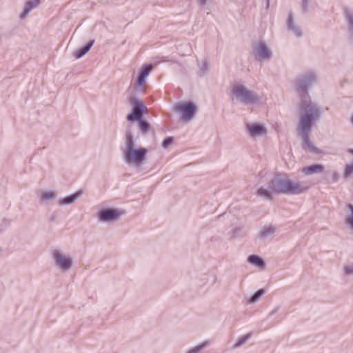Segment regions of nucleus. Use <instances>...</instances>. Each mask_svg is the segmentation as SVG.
I'll list each match as a JSON object with an SVG mask.
<instances>
[{"label": "nucleus", "mask_w": 353, "mask_h": 353, "mask_svg": "<svg viewBox=\"0 0 353 353\" xmlns=\"http://www.w3.org/2000/svg\"><path fill=\"white\" fill-rule=\"evenodd\" d=\"M298 115L296 131L302 140L303 149L314 154H321L322 151L309 139L312 125L320 118V108L309 97H305L299 103Z\"/></svg>", "instance_id": "obj_1"}, {"label": "nucleus", "mask_w": 353, "mask_h": 353, "mask_svg": "<svg viewBox=\"0 0 353 353\" xmlns=\"http://www.w3.org/2000/svg\"><path fill=\"white\" fill-rule=\"evenodd\" d=\"M121 153L124 162L130 167L138 168L146 161L148 150L137 143L130 126L125 133Z\"/></svg>", "instance_id": "obj_2"}, {"label": "nucleus", "mask_w": 353, "mask_h": 353, "mask_svg": "<svg viewBox=\"0 0 353 353\" xmlns=\"http://www.w3.org/2000/svg\"><path fill=\"white\" fill-rule=\"evenodd\" d=\"M307 188L303 183H294L287 176L278 174L272 179L267 188H261L258 190V196L271 197L280 192L299 194Z\"/></svg>", "instance_id": "obj_3"}, {"label": "nucleus", "mask_w": 353, "mask_h": 353, "mask_svg": "<svg viewBox=\"0 0 353 353\" xmlns=\"http://www.w3.org/2000/svg\"><path fill=\"white\" fill-rule=\"evenodd\" d=\"M231 97L238 101L247 104H257L260 103V97L253 91L250 90L241 83L236 82L231 87Z\"/></svg>", "instance_id": "obj_4"}, {"label": "nucleus", "mask_w": 353, "mask_h": 353, "mask_svg": "<svg viewBox=\"0 0 353 353\" xmlns=\"http://www.w3.org/2000/svg\"><path fill=\"white\" fill-rule=\"evenodd\" d=\"M173 110L181 121L189 123L195 117L198 107L196 103L192 101H182L174 104Z\"/></svg>", "instance_id": "obj_5"}, {"label": "nucleus", "mask_w": 353, "mask_h": 353, "mask_svg": "<svg viewBox=\"0 0 353 353\" xmlns=\"http://www.w3.org/2000/svg\"><path fill=\"white\" fill-rule=\"evenodd\" d=\"M125 214L121 208L103 207L100 208L96 217L99 221L105 223H112L118 221Z\"/></svg>", "instance_id": "obj_6"}, {"label": "nucleus", "mask_w": 353, "mask_h": 353, "mask_svg": "<svg viewBox=\"0 0 353 353\" xmlns=\"http://www.w3.org/2000/svg\"><path fill=\"white\" fill-rule=\"evenodd\" d=\"M245 131L248 137L254 141L265 138L268 134V129L265 123L259 121L246 123Z\"/></svg>", "instance_id": "obj_7"}, {"label": "nucleus", "mask_w": 353, "mask_h": 353, "mask_svg": "<svg viewBox=\"0 0 353 353\" xmlns=\"http://www.w3.org/2000/svg\"><path fill=\"white\" fill-rule=\"evenodd\" d=\"M128 101L132 110L127 116V120L130 122H133L142 119L143 113L148 110L143 102L134 94L129 96Z\"/></svg>", "instance_id": "obj_8"}, {"label": "nucleus", "mask_w": 353, "mask_h": 353, "mask_svg": "<svg viewBox=\"0 0 353 353\" xmlns=\"http://www.w3.org/2000/svg\"><path fill=\"white\" fill-rule=\"evenodd\" d=\"M252 55L255 60L260 62H265L271 59L272 52L265 41L259 40L252 44Z\"/></svg>", "instance_id": "obj_9"}, {"label": "nucleus", "mask_w": 353, "mask_h": 353, "mask_svg": "<svg viewBox=\"0 0 353 353\" xmlns=\"http://www.w3.org/2000/svg\"><path fill=\"white\" fill-rule=\"evenodd\" d=\"M152 68V65L144 64L139 69L137 75L132 79L133 89L140 91L145 90L147 77Z\"/></svg>", "instance_id": "obj_10"}, {"label": "nucleus", "mask_w": 353, "mask_h": 353, "mask_svg": "<svg viewBox=\"0 0 353 353\" xmlns=\"http://www.w3.org/2000/svg\"><path fill=\"white\" fill-rule=\"evenodd\" d=\"M52 256L55 265L61 271L66 272L71 268L72 259L68 254L59 250H54L52 252Z\"/></svg>", "instance_id": "obj_11"}, {"label": "nucleus", "mask_w": 353, "mask_h": 353, "mask_svg": "<svg viewBox=\"0 0 353 353\" xmlns=\"http://www.w3.org/2000/svg\"><path fill=\"white\" fill-rule=\"evenodd\" d=\"M287 30L295 37H301L303 35L301 26L296 19L295 13L292 10H288L285 19Z\"/></svg>", "instance_id": "obj_12"}, {"label": "nucleus", "mask_w": 353, "mask_h": 353, "mask_svg": "<svg viewBox=\"0 0 353 353\" xmlns=\"http://www.w3.org/2000/svg\"><path fill=\"white\" fill-rule=\"evenodd\" d=\"M41 3V0H28L25 3V5L20 13V17L25 19L28 17L29 13L36 8H37Z\"/></svg>", "instance_id": "obj_13"}, {"label": "nucleus", "mask_w": 353, "mask_h": 353, "mask_svg": "<svg viewBox=\"0 0 353 353\" xmlns=\"http://www.w3.org/2000/svg\"><path fill=\"white\" fill-rule=\"evenodd\" d=\"M325 170V167L321 164H314L309 166H305L301 169V172L305 175L322 173Z\"/></svg>", "instance_id": "obj_14"}, {"label": "nucleus", "mask_w": 353, "mask_h": 353, "mask_svg": "<svg viewBox=\"0 0 353 353\" xmlns=\"http://www.w3.org/2000/svg\"><path fill=\"white\" fill-rule=\"evenodd\" d=\"M276 228L272 225H264L259 231V236L261 238H268L275 234Z\"/></svg>", "instance_id": "obj_15"}, {"label": "nucleus", "mask_w": 353, "mask_h": 353, "mask_svg": "<svg viewBox=\"0 0 353 353\" xmlns=\"http://www.w3.org/2000/svg\"><path fill=\"white\" fill-rule=\"evenodd\" d=\"M347 214L345 217V223L353 232V203H348L346 205Z\"/></svg>", "instance_id": "obj_16"}, {"label": "nucleus", "mask_w": 353, "mask_h": 353, "mask_svg": "<svg viewBox=\"0 0 353 353\" xmlns=\"http://www.w3.org/2000/svg\"><path fill=\"white\" fill-rule=\"evenodd\" d=\"M316 81V74L313 72H308L305 73L302 77V78L300 79L298 84L307 86V85H310L312 83L315 82Z\"/></svg>", "instance_id": "obj_17"}, {"label": "nucleus", "mask_w": 353, "mask_h": 353, "mask_svg": "<svg viewBox=\"0 0 353 353\" xmlns=\"http://www.w3.org/2000/svg\"><path fill=\"white\" fill-rule=\"evenodd\" d=\"M248 261L252 265L259 268L261 270H263L265 268V262L259 256L250 255L248 258Z\"/></svg>", "instance_id": "obj_18"}, {"label": "nucleus", "mask_w": 353, "mask_h": 353, "mask_svg": "<svg viewBox=\"0 0 353 353\" xmlns=\"http://www.w3.org/2000/svg\"><path fill=\"white\" fill-rule=\"evenodd\" d=\"M93 41L90 42L87 46H85V47L82 48H80L79 50H77L76 52H75V54H74V56L77 59H80L83 56H84L85 54H86L90 50L92 44H93Z\"/></svg>", "instance_id": "obj_19"}, {"label": "nucleus", "mask_w": 353, "mask_h": 353, "mask_svg": "<svg viewBox=\"0 0 353 353\" xmlns=\"http://www.w3.org/2000/svg\"><path fill=\"white\" fill-rule=\"evenodd\" d=\"M199 72L201 74H204L210 70V63L205 61L202 60L199 63Z\"/></svg>", "instance_id": "obj_20"}, {"label": "nucleus", "mask_w": 353, "mask_h": 353, "mask_svg": "<svg viewBox=\"0 0 353 353\" xmlns=\"http://www.w3.org/2000/svg\"><path fill=\"white\" fill-rule=\"evenodd\" d=\"M252 334L248 333L243 336H241L238 339L235 344L234 345V348H237L245 344L250 338Z\"/></svg>", "instance_id": "obj_21"}, {"label": "nucleus", "mask_w": 353, "mask_h": 353, "mask_svg": "<svg viewBox=\"0 0 353 353\" xmlns=\"http://www.w3.org/2000/svg\"><path fill=\"white\" fill-rule=\"evenodd\" d=\"M40 196L43 199H52L57 197L58 194L56 191L52 190H44L41 191Z\"/></svg>", "instance_id": "obj_22"}, {"label": "nucleus", "mask_w": 353, "mask_h": 353, "mask_svg": "<svg viewBox=\"0 0 353 353\" xmlns=\"http://www.w3.org/2000/svg\"><path fill=\"white\" fill-rule=\"evenodd\" d=\"M264 293L265 292L263 289L257 290L248 299V303L252 304L256 302L264 294Z\"/></svg>", "instance_id": "obj_23"}, {"label": "nucleus", "mask_w": 353, "mask_h": 353, "mask_svg": "<svg viewBox=\"0 0 353 353\" xmlns=\"http://www.w3.org/2000/svg\"><path fill=\"white\" fill-rule=\"evenodd\" d=\"M353 174V161H350L345 166L343 175L345 177H349Z\"/></svg>", "instance_id": "obj_24"}, {"label": "nucleus", "mask_w": 353, "mask_h": 353, "mask_svg": "<svg viewBox=\"0 0 353 353\" xmlns=\"http://www.w3.org/2000/svg\"><path fill=\"white\" fill-rule=\"evenodd\" d=\"M137 122L139 123L140 130L143 133H146L149 131L150 128V125L146 121L142 119L138 121Z\"/></svg>", "instance_id": "obj_25"}, {"label": "nucleus", "mask_w": 353, "mask_h": 353, "mask_svg": "<svg viewBox=\"0 0 353 353\" xmlns=\"http://www.w3.org/2000/svg\"><path fill=\"white\" fill-rule=\"evenodd\" d=\"M208 345V342L205 341V342L201 343L200 345L195 346V347H192V349H190L188 352V353H200V352Z\"/></svg>", "instance_id": "obj_26"}, {"label": "nucleus", "mask_w": 353, "mask_h": 353, "mask_svg": "<svg viewBox=\"0 0 353 353\" xmlns=\"http://www.w3.org/2000/svg\"><path fill=\"white\" fill-rule=\"evenodd\" d=\"M345 19L348 23L349 28L353 31V13L351 12H346Z\"/></svg>", "instance_id": "obj_27"}, {"label": "nucleus", "mask_w": 353, "mask_h": 353, "mask_svg": "<svg viewBox=\"0 0 353 353\" xmlns=\"http://www.w3.org/2000/svg\"><path fill=\"white\" fill-rule=\"evenodd\" d=\"M84 195H85L84 190L81 189V190L77 191L76 192H74V194H71L70 196L67 197L66 199H78L79 197L83 196Z\"/></svg>", "instance_id": "obj_28"}, {"label": "nucleus", "mask_w": 353, "mask_h": 353, "mask_svg": "<svg viewBox=\"0 0 353 353\" xmlns=\"http://www.w3.org/2000/svg\"><path fill=\"white\" fill-rule=\"evenodd\" d=\"M343 270L345 275H353V263L345 265Z\"/></svg>", "instance_id": "obj_29"}, {"label": "nucleus", "mask_w": 353, "mask_h": 353, "mask_svg": "<svg viewBox=\"0 0 353 353\" xmlns=\"http://www.w3.org/2000/svg\"><path fill=\"white\" fill-rule=\"evenodd\" d=\"M173 142V139L171 137H168V138H166L163 141V143H162V145L163 148H168L170 145H172Z\"/></svg>", "instance_id": "obj_30"}, {"label": "nucleus", "mask_w": 353, "mask_h": 353, "mask_svg": "<svg viewBox=\"0 0 353 353\" xmlns=\"http://www.w3.org/2000/svg\"><path fill=\"white\" fill-rule=\"evenodd\" d=\"M74 200H59V205H64L71 204Z\"/></svg>", "instance_id": "obj_31"}, {"label": "nucleus", "mask_w": 353, "mask_h": 353, "mask_svg": "<svg viewBox=\"0 0 353 353\" xmlns=\"http://www.w3.org/2000/svg\"><path fill=\"white\" fill-rule=\"evenodd\" d=\"M209 1L210 0H198L199 5L202 6H205Z\"/></svg>", "instance_id": "obj_32"}, {"label": "nucleus", "mask_w": 353, "mask_h": 353, "mask_svg": "<svg viewBox=\"0 0 353 353\" xmlns=\"http://www.w3.org/2000/svg\"><path fill=\"white\" fill-rule=\"evenodd\" d=\"M310 2V0H301V6L306 8Z\"/></svg>", "instance_id": "obj_33"}, {"label": "nucleus", "mask_w": 353, "mask_h": 353, "mask_svg": "<svg viewBox=\"0 0 353 353\" xmlns=\"http://www.w3.org/2000/svg\"><path fill=\"white\" fill-rule=\"evenodd\" d=\"M332 178H333L334 181H337V179H338V176H337V174H336V173H334V174H332Z\"/></svg>", "instance_id": "obj_34"}, {"label": "nucleus", "mask_w": 353, "mask_h": 353, "mask_svg": "<svg viewBox=\"0 0 353 353\" xmlns=\"http://www.w3.org/2000/svg\"><path fill=\"white\" fill-rule=\"evenodd\" d=\"M349 154L352 157V161H353V149H350L349 151H348Z\"/></svg>", "instance_id": "obj_35"}, {"label": "nucleus", "mask_w": 353, "mask_h": 353, "mask_svg": "<svg viewBox=\"0 0 353 353\" xmlns=\"http://www.w3.org/2000/svg\"><path fill=\"white\" fill-rule=\"evenodd\" d=\"M350 123L353 125V113L350 116Z\"/></svg>", "instance_id": "obj_36"}]
</instances>
